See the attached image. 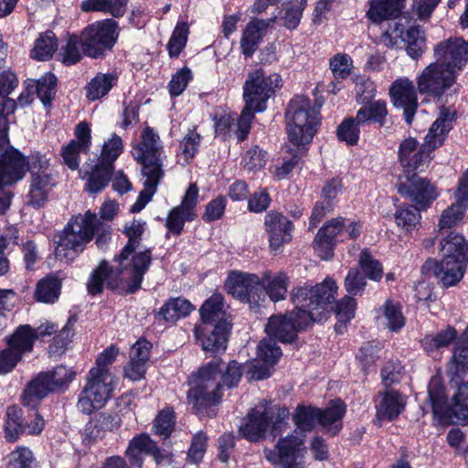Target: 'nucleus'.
Wrapping results in <instances>:
<instances>
[{"label": "nucleus", "mask_w": 468, "mask_h": 468, "mask_svg": "<svg viewBox=\"0 0 468 468\" xmlns=\"http://www.w3.org/2000/svg\"><path fill=\"white\" fill-rule=\"evenodd\" d=\"M336 292L337 285L329 277L315 286L304 283L294 287L292 291L294 311L290 316H271L265 327L267 335L281 342H292L298 329L327 319L328 307L335 300Z\"/></svg>", "instance_id": "f257e3e1"}, {"label": "nucleus", "mask_w": 468, "mask_h": 468, "mask_svg": "<svg viewBox=\"0 0 468 468\" xmlns=\"http://www.w3.org/2000/svg\"><path fill=\"white\" fill-rule=\"evenodd\" d=\"M145 225L144 221L133 220L125 226L124 232L129 240L116 257L117 264L110 266L108 262L102 261L91 272L87 283V289L90 294L95 295L101 292L104 286L115 289L121 282L125 280L131 281L130 292H134L141 287L144 275L152 262L150 250L135 251L145 229Z\"/></svg>", "instance_id": "f03ea898"}, {"label": "nucleus", "mask_w": 468, "mask_h": 468, "mask_svg": "<svg viewBox=\"0 0 468 468\" xmlns=\"http://www.w3.org/2000/svg\"><path fill=\"white\" fill-rule=\"evenodd\" d=\"M132 154L142 165L144 189L140 192L131 211L138 213L152 200L157 186L164 176V147L159 135L151 127H145L140 142L133 145Z\"/></svg>", "instance_id": "7ed1b4c3"}, {"label": "nucleus", "mask_w": 468, "mask_h": 468, "mask_svg": "<svg viewBox=\"0 0 468 468\" xmlns=\"http://www.w3.org/2000/svg\"><path fill=\"white\" fill-rule=\"evenodd\" d=\"M453 116L449 109H441L420 146L413 137L406 138L400 143L399 161L408 172L422 170L430 163L432 151L443 144L447 133L452 128Z\"/></svg>", "instance_id": "20e7f679"}, {"label": "nucleus", "mask_w": 468, "mask_h": 468, "mask_svg": "<svg viewBox=\"0 0 468 468\" xmlns=\"http://www.w3.org/2000/svg\"><path fill=\"white\" fill-rule=\"evenodd\" d=\"M100 219L96 214L87 211L73 217L58 236L55 254L60 261H73L98 230Z\"/></svg>", "instance_id": "39448f33"}, {"label": "nucleus", "mask_w": 468, "mask_h": 468, "mask_svg": "<svg viewBox=\"0 0 468 468\" xmlns=\"http://www.w3.org/2000/svg\"><path fill=\"white\" fill-rule=\"evenodd\" d=\"M288 138L296 146L312 142L320 124V112L303 96L294 97L286 112Z\"/></svg>", "instance_id": "423d86ee"}, {"label": "nucleus", "mask_w": 468, "mask_h": 468, "mask_svg": "<svg viewBox=\"0 0 468 468\" xmlns=\"http://www.w3.org/2000/svg\"><path fill=\"white\" fill-rule=\"evenodd\" d=\"M218 367V362H210L189 379L191 387L187 392V401L197 414L201 413L203 408L217 404L221 399L223 385L218 378L220 373Z\"/></svg>", "instance_id": "0eeeda50"}, {"label": "nucleus", "mask_w": 468, "mask_h": 468, "mask_svg": "<svg viewBox=\"0 0 468 468\" xmlns=\"http://www.w3.org/2000/svg\"><path fill=\"white\" fill-rule=\"evenodd\" d=\"M27 165L30 172L28 203L39 208L46 204L51 190L57 185L56 174L48 159L39 153L31 154Z\"/></svg>", "instance_id": "6e6552de"}, {"label": "nucleus", "mask_w": 468, "mask_h": 468, "mask_svg": "<svg viewBox=\"0 0 468 468\" xmlns=\"http://www.w3.org/2000/svg\"><path fill=\"white\" fill-rule=\"evenodd\" d=\"M119 34V25L112 18L87 26L80 34L83 54L92 58H102L106 51L114 47Z\"/></svg>", "instance_id": "1a4fd4ad"}, {"label": "nucleus", "mask_w": 468, "mask_h": 468, "mask_svg": "<svg viewBox=\"0 0 468 468\" xmlns=\"http://www.w3.org/2000/svg\"><path fill=\"white\" fill-rule=\"evenodd\" d=\"M116 385L117 379L113 374H101L90 370L79 396L78 409L85 414L101 409L112 398Z\"/></svg>", "instance_id": "9d476101"}, {"label": "nucleus", "mask_w": 468, "mask_h": 468, "mask_svg": "<svg viewBox=\"0 0 468 468\" xmlns=\"http://www.w3.org/2000/svg\"><path fill=\"white\" fill-rule=\"evenodd\" d=\"M362 230L359 222L350 221L346 224L344 218H334L325 223L316 234L314 248L322 260H328L333 256L336 242L346 239H356Z\"/></svg>", "instance_id": "9b49d317"}, {"label": "nucleus", "mask_w": 468, "mask_h": 468, "mask_svg": "<svg viewBox=\"0 0 468 468\" xmlns=\"http://www.w3.org/2000/svg\"><path fill=\"white\" fill-rule=\"evenodd\" d=\"M27 162L19 151L10 145L8 120L0 118V189L21 180Z\"/></svg>", "instance_id": "f8f14e48"}, {"label": "nucleus", "mask_w": 468, "mask_h": 468, "mask_svg": "<svg viewBox=\"0 0 468 468\" xmlns=\"http://www.w3.org/2000/svg\"><path fill=\"white\" fill-rule=\"evenodd\" d=\"M280 75L274 73L266 76L261 69L250 72L243 85V99L245 105L255 112H264L267 101L281 86Z\"/></svg>", "instance_id": "ddd939ff"}, {"label": "nucleus", "mask_w": 468, "mask_h": 468, "mask_svg": "<svg viewBox=\"0 0 468 468\" xmlns=\"http://www.w3.org/2000/svg\"><path fill=\"white\" fill-rule=\"evenodd\" d=\"M306 453L304 436L298 434L296 431L280 439L274 450H264V457L275 468H303Z\"/></svg>", "instance_id": "4468645a"}, {"label": "nucleus", "mask_w": 468, "mask_h": 468, "mask_svg": "<svg viewBox=\"0 0 468 468\" xmlns=\"http://www.w3.org/2000/svg\"><path fill=\"white\" fill-rule=\"evenodd\" d=\"M458 73L442 66L437 61L428 65L417 78L418 90L421 94H427L440 99L452 88L457 92L456 80Z\"/></svg>", "instance_id": "2eb2a0df"}, {"label": "nucleus", "mask_w": 468, "mask_h": 468, "mask_svg": "<svg viewBox=\"0 0 468 468\" xmlns=\"http://www.w3.org/2000/svg\"><path fill=\"white\" fill-rule=\"evenodd\" d=\"M399 39L406 44L407 54L413 59L419 58L426 48L424 31L419 26H412L404 33L402 26L395 22L381 36V42L391 48L397 47Z\"/></svg>", "instance_id": "dca6fc26"}, {"label": "nucleus", "mask_w": 468, "mask_h": 468, "mask_svg": "<svg viewBox=\"0 0 468 468\" xmlns=\"http://www.w3.org/2000/svg\"><path fill=\"white\" fill-rule=\"evenodd\" d=\"M435 61L460 74L468 62V41L449 37L434 47Z\"/></svg>", "instance_id": "f3484780"}, {"label": "nucleus", "mask_w": 468, "mask_h": 468, "mask_svg": "<svg viewBox=\"0 0 468 468\" xmlns=\"http://www.w3.org/2000/svg\"><path fill=\"white\" fill-rule=\"evenodd\" d=\"M198 187L193 183L186 189L180 205L173 207L165 219V227L169 233L179 236L186 222L193 221L197 218V205Z\"/></svg>", "instance_id": "a211bd4d"}, {"label": "nucleus", "mask_w": 468, "mask_h": 468, "mask_svg": "<svg viewBox=\"0 0 468 468\" xmlns=\"http://www.w3.org/2000/svg\"><path fill=\"white\" fill-rule=\"evenodd\" d=\"M7 347L0 351V375L11 372L26 352L32 349V336L27 327L19 326L6 337Z\"/></svg>", "instance_id": "6ab92c4d"}, {"label": "nucleus", "mask_w": 468, "mask_h": 468, "mask_svg": "<svg viewBox=\"0 0 468 468\" xmlns=\"http://www.w3.org/2000/svg\"><path fill=\"white\" fill-rule=\"evenodd\" d=\"M398 192L421 209H426L438 197L435 187L416 174L408 176L405 182H400Z\"/></svg>", "instance_id": "aec40b11"}, {"label": "nucleus", "mask_w": 468, "mask_h": 468, "mask_svg": "<svg viewBox=\"0 0 468 468\" xmlns=\"http://www.w3.org/2000/svg\"><path fill=\"white\" fill-rule=\"evenodd\" d=\"M263 224L271 250H279L292 239L294 225L283 214L269 211L264 217Z\"/></svg>", "instance_id": "412c9836"}, {"label": "nucleus", "mask_w": 468, "mask_h": 468, "mask_svg": "<svg viewBox=\"0 0 468 468\" xmlns=\"http://www.w3.org/2000/svg\"><path fill=\"white\" fill-rule=\"evenodd\" d=\"M455 202L444 209L440 217L437 229L439 232L457 226L463 218L468 208V173H464L459 180L454 193Z\"/></svg>", "instance_id": "4be33fe9"}, {"label": "nucleus", "mask_w": 468, "mask_h": 468, "mask_svg": "<svg viewBox=\"0 0 468 468\" xmlns=\"http://www.w3.org/2000/svg\"><path fill=\"white\" fill-rule=\"evenodd\" d=\"M389 95L394 106L403 109L405 121L410 124L418 108L417 91L413 81L408 78L396 80L389 88Z\"/></svg>", "instance_id": "5701e85b"}, {"label": "nucleus", "mask_w": 468, "mask_h": 468, "mask_svg": "<svg viewBox=\"0 0 468 468\" xmlns=\"http://www.w3.org/2000/svg\"><path fill=\"white\" fill-rule=\"evenodd\" d=\"M230 324L222 322L215 325H197L195 335L205 351L218 352L227 348Z\"/></svg>", "instance_id": "b1692460"}, {"label": "nucleus", "mask_w": 468, "mask_h": 468, "mask_svg": "<svg viewBox=\"0 0 468 468\" xmlns=\"http://www.w3.org/2000/svg\"><path fill=\"white\" fill-rule=\"evenodd\" d=\"M424 267L431 271L445 288L455 286L463 277L467 265L441 258V261L429 260Z\"/></svg>", "instance_id": "393cba45"}, {"label": "nucleus", "mask_w": 468, "mask_h": 468, "mask_svg": "<svg viewBox=\"0 0 468 468\" xmlns=\"http://www.w3.org/2000/svg\"><path fill=\"white\" fill-rule=\"evenodd\" d=\"M407 397L395 389H387L378 394L376 403V417L378 422L394 420L405 410Z\"/></svg>", "instance_id": "a878e982"}, {"label": "nucleus", "mask_w": 468, "mask_h": 468, "mask_svg": "<svg viewBox=\"0 0 468 468\" xmlns=\"http://www.w3.org/2000/svg\"><path fill=\"white\" fill-rule=\"evenodd\" d=\"M272 413L267 408L252 409L248 414L245 422L239 427V434L250 441H258L262 439L270 427Z\"/></svg>", "instance_id": "bb28decb"}, {"label": "nucleus", "mask_w": 468, "mask_h": 468, "mask_svg": "<svg viewBox=\"0 0 468 468\" xmlns=\"http://www.w3.org/2000/svg\"><path fill=\"white\" fill-rule=\"evenodd\" d=\"M257 356L263 365L253 367L251 376L254 379L261 380L271 376V367L275 365L282 356V350L277 346L275 339L268 336L262 339L257 348Z\"/></svg>", "instance_id": "cd10ccee"}, {"label": "nucleus", "mask_w": 468, "mask_h": 468, "mask_svg": "<svg viewBox=\"0 0 468 468\" xmlns=\"http://www.w3.org/2000/svg\"><path fill=\"white\" fill-rule=\"evenodd\" d=\"M143 452L152 455L156 463H162L168 457L147 434L133 438L126 449L125 455L129 458L131 464L141 467Z\"/></svg>", "instance_id": "c85d7f7f"}, {"label": "nucleus", "mask_w": 468, "mask_h": 468, "mask_svg": "<svg viewBox=\"0 0 468 468\" xmlns=\"http://www.w3.org/2000/svg\"><path fill=\"white\" fill-rule=\"evenodd\" d=\"M276 17L269 20L252 19L245 27L240 39V48L245 57H251L258 48L269 26Z\"/></svg>", "instance_id": "c756f323"}, {"label": "nucleus", "mask_w": 468, "mask_h": 468, "mask_svg": "<svg viewBox=\"0 0 468 468\" xmlns=\"http://www.w3.org/2000/svg\"><path fill=\"white\" fill-rule=\"evenodd\" d=\"M440 250L443 259L468 264V241L461 234L451 231L443 237L440 242Z\"/></svg>", "instance_id": "7c9ffc66"}, {"label": "nucleus", "mask_w": 468, "mask_h": 468, "mask_svg": "<svg viewBox=\"0 0 468 468\" xmlns=\"http://www.w3.org/2000/svg\"><path fill=\"white\" fill-rule=\"evenodd\" d=\"M81 173L82 178L87 180L86 189L90 193H97L108 185L112 174V166L99 161L95 165H84Z\"/></svg>", "instance_id": "2f4dec72"}, {"label": "nucleus", "mask_w": 468, "mask_h": 468, "mask_svg": "<svg viewBox=\"0 0 468 468\" xmlns=\"http://www.w3.org/2000/svg\"><path fill=\"white\" fill-rule=\"evenodd\" d=\"M289 277L286 273L264 271L261 275L262 293L268 295L272 302H280L286 298Z\"/></svg>", "instance_id": "473e14b6"}, {"label": "nucleus", "mask_w": 468, "mask_h": 468, "mask_svg": "<svg viewBox=\"0 0 468 468\" xmlns=\"http://www.w3.org/2000/svg\"><path fill=\"white\" fill-rule=\"evenodd\" d=\"M346 412V405L339 399L333 400L324 410L319 409L318 423L324 431L333 436L342 429V419Z\"/></svg>", "instance_id": "72a5a7b5"}, {"label": "nucleus", "mask_w": 468, "mask_h": 468, "mask_svg": "<svg viewBox=\"0 0 468 468\" xmlns=\"http://www.w3.org/2000/svg\"><path fill=\"white\" fill-rule=\"evenodd\" d=\"M223 296L219 293H214L200 307L199 313L202 320L200 325H215L222 322L229 323L226 314L223 310Z\"/></svg>", "instance_id": "f704fd0d"}, {"label": "nucleus", "mask_w": 468, "mask_h": 468, "mask_svg": "<svg viewBox=\"0 0 468 468\" xmlns=\"http://www.w3.org/2000/svg\"><path fill=\"white\" fill-rule=\"evenodd\" d=\"M404 0H370L367 16L373 23L396 17L403 6Z\"/></svg>", "instance_id": "c9c22d12"}, {"label": "nucleus", "mask_w": 468, "mask_h": 468, "mask_svg": "<svg viewBox=\"0 0 468 468\" xmlns=\"http://www.w3.org/2000/svg\"><path fill=\"white\" fill-rule=\"evenodd\" d=\"M377 318L379 324L392 332L399 331L406 322L400 304L391 300L386 301L380 307Z\"/></svg>", "instance_id": "e433bc0d"}, {"label": "nucleus", "mask_w": 468, "mask_h": 468, "mask_svg": "<svg viewBox=\"0 0 468 468\" xmlns=\"http://www.w3.org/2000/svg\"><path fill=\"white\" fill-rule=\"evenodd\" d=\"M116 73H98L87 85V98L96 101L107 95L117 83Z\"/></svg>", "instance_id": "4c0bfd02"}, {"label": "nucleus", "mask_w": 468, "mask_h": 468, "mask_svg": "<svg viewBox=\"0 0 468 468\" xmlns=\"http://www.w3.org/2000/svg\"><path fill=\"white\" fill-rule=\"evenodd\" d=\"M194 310L192 303L184 298H172L161 308L158 314L167 322L174 323L186 317Z\"/></svg>", "instance_id": "58836bf2"}, {"label": "nucleus", "mask_w": 468, "mask_h": 468, "mask_svg": "<svg viewBox=\"0 0 468 468\" xmlns=\"http://www.w3.org/2000/svg\"><path fill=\"white\" fill-rule=\"evenodd\" d=\"M456 337V330L453 327L448 326L440 332L426 335L421 340V346L429 355H432L439 349L450 346Z\"/></svg>", "instance_id": "ea45409f"}, {"label": "nucleus", "mask_w": 468, "mask_h": 468, "mask_svg": "<svg viewBox=\"0 0 468 468\" xmlns=\"http://www.w3.org/2000/svg\"><path fill=\"white\" fill-rule=\"evenodd\" d=\"M388 115L387 102L384 100H378L370 103L368 107H362L356 112V121L360 124L369 125L373 121L379 125L385 123Z\"/></svg>", "instance_id": "a19ab883"}, {"label": "nucleus", "mask_w": 468, "mask_h": 468, "mask_svg": "<svg viewBox=\"0 0 468 468\" xmlns=\"http://www.w3.org/2000/svg\"><path fill=\"white\" fill-rule=\"evenodd\" d=\"M128 0H85L81 3L84 12L100 11L109 13L115 17L122 16Z\"/></svg>", "instance_id": "79ce46f5"}, {"label": "nucleus", "mask_w": 468, "mask_h": 468, "mask_svg": "<svg viewBox=\"0 0 468 468\" xmlns=\"http://www.w3.org/2000/svg\"><path fill=\"white\" fill-rule=\"evenodd\" d=\"M60 289L61 283L58 278L47 276L37 282L35 297L38 302L53 303L58 299Z\"/></svg>", "instance_id": "37998d69"}, {"label": "nucleus", "mask_w": 468, "mask_h": 468, "mask_svg": "<svg viewBox=\"0 0 468 468\" xmlns=\"http://www.w3.org/2000/svg\"><path fill=\"white\" fill-rule=\"evenodd\" d=\"M58 41L52 31H47L40 35L35 41L31 50V57L39 61L49 59L57 50Z\"/></svg>", "instance_id": "c03bdc74"}, {"label": "nucleus", "mask_w": 468, "mask_h": 468, "mask_svg": "<svg viewBox=\"0 0 468 468\" xmlns=\"http://www.w3.org/2000/svg\"><path fill=\"white\" fill-rule=\"evenodd\" d=\"M318 418L319 409L304 405H299L292 415L296 428L303 431H312L318 423Z\"/></svg>", "instance_id": "a18cd8bd"}, {"label": "nucleus", "mask_w": 468, "mask_h": 468, "mask_svg": "<svg viewBox=\"0 0 468 468\" xmlns=\"http://www.w3.org/2000/svg\"><path fill=\"white\" fill-rule=\"evenodd\" d=\"M50 392L54 391L48 383V375L42 372L27 386L24 400L27 404H30L34 399H42Z\"/></svg>", "instance_id": "49530a36"}, {"label": "nucleus", "mask_w": 468, "mask_h": 468, "mask_svg": "<svg viewBox=\"0 0 468 468\" xmlns=\"http://www.w3.org/2000/svg\"><path fill=\"white\" fill-rule=\"evenodd\" d=\"M420 210L415 206L399 207L394 215L397 226L406 232L412 231L421 218Z\"/></svg>", "instance_id": "de8ad7c7"}, {"label": "nucleus", "mask_w": 468, "mask_h": 468, "mask_svg": "<svg viewBox=\"0 0 468 468\" xmlns=\"http://www.w3.org/2000/svg\"><path fill=\"white\" fill-rule=\"evenodd\" d=\"M26 431L22 424V410L16 406H9L6 409V420L5 425V437L9 441L18 439Z\"/></svg>", "instance_id": "09e8293b"}, {"label": "nucleus", "mask_w": 468, "mask_h": 468, "mask_svg": "<svg viewBox=\"0 0 468 468\" xmlns=\"http://www.w3.org/2000/svg\"><path fill=\"white\" fill-rule=\"evenodd\" d=\"M18 230L15 226L0 228V275H4L9 269L8 261L4 257L5 250L17 243Z\"/></svg>", "instance_id": "8fccbe9b"}, {"label": "nucleus", "mask_w": 468, "mask_h": 468, "mask_svg": "<svg viewBox=\"0 0 468 468\" xmlns=\"http://www.w3.org/2000/svg\"><path fill=\"white\" fill-rule=\"evenodd\" d=\"M56 76L53 73L48 72L32 85V89L33 91H36L42 103L47 106L51 103L56 94Z\"/></svg>", "instance_id": "3c124183"}, {"label": "nucleus", "mask_w": 468, "mask_h": 468, "mask_svg": "<svg viewBox=\"0 0 468 468\" xmlns=\"http://www.w3.org/2000/svg\"><path fill=\"white\" fill-rule=\"evenodd\" d=\"M249 275L250 273L243 272L230 273L225 282L227 292L241 301L246 296V288L254 282L253 280H249Z\"/></svg>", "instance_id": "603ef678"}, {"label": "nucleus", "mask_w": 468, "mask_h": 468, "mask_svg": "<svg viewBox=\"0 0 468 468\" xmlns=\"http://www.w3.org/2000/svg\"><path fill=\"white\" fill-rule=\"evenodd\" d=\"M367 124H360L356 121V115L354 118H348L342 122L337 128V136L340 141L346 142L349 145H355L359 140L361 129H365Z\"/></svg>", "instance_id": "864d4df0"}, {"label": "nucleus", "mask_w": 468, "mask_h": 468, "mask_svg": "<svg viewBox=\"0 0 468 468\" xmlns=\"http://www.w3.org/2000/svg\"><path fill=\"white\" fill-rule=\"evenodd\" d=\"M450 411L460 420H468V383L459 385L452 397Z\"/></svg>", "instance_id": "5fc2aeb1"}, {"label": "nucleus", "mask_w": 468, "mask_h": 468, "mask_svg": "<svg viewBox=\"0 0 468 468\" xmlns=\"http://www.w3.org/2000/svg\"><path fill=\"white\" fill-rule=\"evenodd\" d=\"M44 373L48 375V383L54 392L66 388L73 381L76 376L75 371L71 367L65 366H58L53 370Z\"/></svg>", "instance_id": "6e6d98bb"}, {"label": "nucleus", "mask_w": 468, "mask_h": 468, "mask_svg": "<svg viewBox=\"0 0 468 468\" xmlns=\"http://www.w3.org/2000/svg\"><path fill=\"white\" fill-rule=\"evenodd\" d=\"M189 34V28L186 22H178L167 43V49L170 57H178L185 48Z\"/></svg>", "instance_id": "4d7b16f0"}, {"label": "nucleus", "mask_w": 468, "mask_h": 468, "mask_svg": "<svg viewBox=\"0 0 468 468\" xmlns=\"http://www.w3.org/2000/svg\"><path fill=\"white\" fill-rule=\"evenodd\" d=\"M201 143V135L195 130H189L180 142L179 158L189 163L197 154Z\"/></svg>", "instance_id": "13d9d810"}, {"label": "nucleus", "mask_w": 468, "mask_h": 468, "mask_svg": "<svg viewBox=\"0 0 468 468\" xmlns=\"http://www.w3.org/2000/svg\"><path fill=\"white\" fill-rule=\"evenodd\" d=\"M356 303V300L350 296H345L337 302L335 313L337 318V324L335 330L340 331V328L346 325V323L355 317Z\"/></svg>", "instance_id": "bf43d9fd"}, {"label": "nucleus", "mask_w": 468, "mask_h": 468, "mask_svg": "<svg viewBox=\"0 0 468 468\" xmlns=\"http://www.w3.org/2000/svg\"><path fill=\"white\" fill-rule=\"evenodd\" d=\"M37 466L33 452L27 447L18 446L10 453L7 468H37Z\"/></svg>", "instance_id": "052dcab7"}, {"label": "nucleus", "mask_w": 468, "mask_h": 468, "mask_svg": "<svg viewBox=\"0 0 468 468\" xmlns=\"http://www.w3.org/2000/svg\"><path fill=\"white\" fill-rule=\"evenodd\" d=\"M285 14L282 16L283 26L288 29H295L302 18L307 0H287Z\"/></svg>", "instance_id": "680f3d73"}, {"label": "nucleus", "mask_w": 468, "mask_h": 468, "mask_svg": "<svg viewBox=\"0 0 468 468\" xmlns=\"http://www.w3.org/2000/svg\"><path fill=\"white\" fill-rule=\"evenodd\" d=\"M81 35L70 36L65 47L60 52L61 60L65 65H73L79 62L82 57Z\"/></svg>", "instance_id": "e2e57ef3"}, {"label": "nucleus", "mask_w": 468, "mask_h": 468, "mask_svg": "<svg viewBox=\"0 0 468 468\" xmlns=\"http://www.w3.org/2000/svg\"><path fill=\"white\" fill-rule=\"evenodd\" d=\"M123 151L122 140L117 134H113L104 142L99 161L112 166L113 163Z\"/></svg>", "instance_id": "0e129e2a"}, {"label": "nucleus", "mask_w": 468, "mask_h": 468, "mask_svg": "<svg viewBox=\"0 0 468 468\" xmlns=\"http://www.w3.org/2000/svg\"><path fill=\"white\" fill-rule=\"evenodd\" d=\"M359 265L366 276L375 282L381 280L383 268L381 263L375 260L367 250H363L359 257Z\"/></svg>", "instance_id": "69168bd1"}, {"label": "nucleus", "mask_w": 468, "mask_h": 468, "mask_svg": "<svg viewBox=\"0 0 468 468\" xmlns=\"http://www.w3.org/2000/svg\"><path fill=\"white\" fill-rule=\"evenodd\" d=\"M352 68L353 60L347 54H336L330 59V69L336 79H346Z\"/></svg>", "instance_id": "338daca9"}, {"label": "nucleus", "mask_w": 468, "mask_h": 468, "mask_svg": "<svg viewBox=\"0 0 468 468\" xmlns=\"http://www.w3.org/2000/svg\"><path fill=\"white\" fill-rule=\"evenodd\" d=\"M192 79V72L188 68H182L172 77L169 84V93L173 97L179 96L187 87Z\"/></svg>", "instance_id": "774afa93"}]
</instances>
